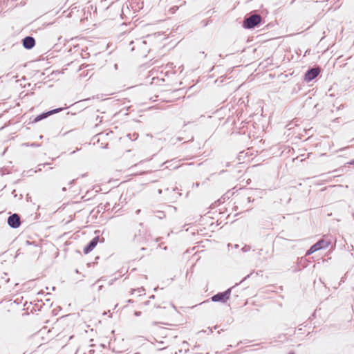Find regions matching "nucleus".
Returning <instances> with one entry per match:
<instances>
[{
  "label": "nucleus",
  "instance_id": "14",
  "mask_svg": "<svg viewBox=\"0 0 354 354\" xmlns=\"http://www.w3.org/2000/svg\"><path fill=\"white\" fill-rule=\"evenodd\" d=\"M161 192H162V190H161V189H159V190H158V193H159V194H161Z\"/></svg>",
  "mask_w": 354,
  "mask_h": 354
},
{
  "label": "nucleus",
  "instance_id": "12",
  "mask_svg": "<svg viewBox=\"0 0 354 354\" xmlns=\"http://www.w3.org/2000/svg\"><path fill=\"white\" fill-rule=\"evenodd\" d=\"M140 315H141V312H140V311L135 312V315L136 316H140Z\"/></svg>",
  "mask_w": 354,
  "mask_h": 354
},
{
  "label": "nucleus",
  "instance_id": "5",
  "mask_svg": "<svg viewBox=\"0 0 354 354\" xmlns=\"http://www.w3.org/2000/svg\"><path fill=\"white\" fill-rule=\"evenodd\" d=\"M230 290L224 292L218 293L212 297L213 301H225L230 297Z\"/></svg>",
  "mask_w": 354,
  "mask_h": 354
},
{
  "label": "nucleus",
  "instance_id": "15",
  "mask_svg": "<svg viewBox=\"0 0 354 354\" xmlns=\"http://www.w3.org/2000/svg\"><path fill=\"white\" fill-rule=\"evenodd\" d=\"M135 50V47L133 46L132 48H131V50Z\"/></svg>",
  "mask_w": 354,
  "mask_h": 354
},
{
  "label": "nucleus",
  "instance_id": "4",
  "mask_svg": "<svg viewBox=\"0 0 354 354\" xmlns=\"http://www.w3.org/2000/svg\"><path fill=\"white\" fill-rule=\"evenodd\" d=\"M8 224L12 228H17L20 226V217L17 214H13L8 218Z\"/></svg>",
  "mask_w": 354,
  "mask_h": 354
},
{
  "label": "nucleus",
  "instance_id": "16",
  "mask_svg": "<svg viewBox=\"0 0 354 354\" xmlns=\"http://www.w3.org/2000/svg\"><path fill=\"white\" fill-rule=\"evenodd\" d=\"M289 354H294L293 353H290Z\"/></svg>",
  "mask_w": 354,
  "mask_h": 354
},
{
  "label": "nucleus",
  "instance_id": "10",
  "mask_svg": "<svg viewBox=\"0 0 354 354\" xmlns=\"http://www.w3.org/2000/svg\"><path fill=\"white\" fill-rule=\"evenodd\" d=\"M134 43H136V46L139 48L144 47L147 44L146 41H143V40H140V39H137L136 41H131V44H133Z\"/></svg>",
  "mask_w": 354,
  "mask_h": 354
},
{
  "label": "nucleus",
  "instance_id": "8",
  "mask_svg": "<svg viewBox=\"0 0 354 354\" xmlns=\"http://www.w3.org/2000/svg\"><path fill=\"white\" fill-rule=\"evenodd\" d=\"M62 110V108L56 109L50 111H48L47 113H42L41 115H39L35 119V122H38V121L45 118H46L47 116L50 115L54 114V113H57L61 111Z\"/></svg>",
  "mask_w": 354,
  "mask_h": 354
},
{
  "label": "nucleus",
  "instance_id": "13",
  "mask_svg": "<svg viewBox=\"0 0 354 354\" xmlns=\"http://www.w3.org/2000/svg\"><path fill=\"white\" fill-rule=\"evenodd\" d=\"M140 212V209H138V210L136 212V214H138Z\"/></svg>",
  "mask_w": 354,
  "mask_h": 354
},
{
  "label": "nucleus",
  "instance_id": "3",
  "mask_svg": "<svg viewBox=\"0 0 354 354\" xmlns=\"http://www.w3.org/2000/svg\"><path fill=\"white\" fill-rule=\"evenodd\" d=\"M320 73L319 68H311L309 69L304 75V80L309 82L314 80Z\"/></svg>",
  "mask_w": 354,
  "mask_h": 354
},
{
  "label": "nucleus",
  "instance_id": "7",
  "mask_svg": "<svg viewBox=\"0 0 354 354\" xmlns=\"http://www.w3.org/2000/svg\"><path fill=\"white\" fill-rule=\"evenodd\" d=\"M35 45V40L32 37H26L23 39V46L26 49H31Z\"/></svg>",
  "mask_w": 354,
  "mask_h": 354
},
{
  "label": "nucleus",
  "instance_id": "1",
  "mask_svg": "<svg viewBox=\"0 0 354 354\" xmlns=\"http://www.w3.org/2000/svg\"><path fill=\"white\" fill-rule=\"evenodd\" d=\"M330 244V241H326L322 239L310 248V249L306 252V255H310L322 248H328Z\"/></svg>",
  "mask_w": 354,
  "mask_h": 354
},
{
  "label": "nucleus",
  "instance_id": "11",
  "mask_svg": "<svg viewBox=\"0 0 354 354\" xmlns=\"http://www.w3.org/2000/svg\"><path fill=\"white\" fill-rule=\"evenodd\" d=\"M148 52V49L147 48H145L144 50H143V52L141 53L142 55L143 56H146V53Z\"/></svg>",
  "mask_w": 354,
  "mask_h": 354
},
{
  "label": "nucleus",
  "instance_id": "2",
  "mask_svg": "<svg viewBox=\"0 0 354 354\" xmlns=\"http://www.w3.org/2000/svg\"><path fill=\"white\" fill-rule=\"evenodd\" d=\"M261 21V17L259 15H253L244 20L243 26L246 28H253Z\"/></svg>",
  "mask_w": 354,
  "mask_h": 354
},
{
  "label": "nucleus",
  "instance_id": "6",
  "mask_svg": "<svg viewBox=\"0 0 354 354\" xmlns=\"http://www.w3.org/2000/svg\"><path fill=\"white\" fill-rule=\"evenodd\" d=\"M99 241V237L96 236L94 237L89 243L84 248V252L85 254H88L90 252H91L97 245Z\"/></svg>",
  "mask_w": 354,
  "mask_h": 354
},
{
  "label": "nucleus",
  "instance_id": "9",
  "mask_svg": "<svg viewBox=\"0 0 354 354\" xmlns=\"http://www.w3.org/2000/svg\"><path fill=\"white\" fill-rule=\"evenodd\" d=\"M62 110V108L56 109L50 111H48L47 113H42L41 115H39L35 119V122H38V121L45 118H46L47 116L50 115L54 114V113H57L61 111Z\"/></svg>",
  "mask_w": 354,
  "mask_h": 354
}]
</instances>
